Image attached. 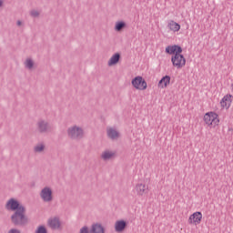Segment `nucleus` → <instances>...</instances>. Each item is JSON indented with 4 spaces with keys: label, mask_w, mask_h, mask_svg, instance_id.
Returning a JSON list of instances; mask_svg holds the SVG:
<instances>
[{
    "label": "nucleus",
    "mask_w": 233,
    "mask_h": 233,
    "mask_svg": "<svg viewBox=\"0 0 233 233\" xmlns=\"http://www.w3.org/2000/svg\"><path fill=\"white\" fill-rule=\"evenodd\" d=\"M11 219L15 225H26L28 223V218L25 215V208L16 209Z\"/></svg>",
    "instance_id": "nucleus-1"
},
{
    "label": "nucleus",
    "mask_w": 233,
    "mask_h": 233,
    "mask_svg": "<svg viewBox=\"0 0 233 233\" xmlns=\"http://www.w3.org/2000/svg\"><path fill=\"white\" fill-rule=\"evenodd\" d=\"M204 121L206 125H208V127H210L211 128H215V127H218V125H219L218 116L215 112L206 113L204 116Z\"/></svg>",
    "instance_id": "nucleus-2"
},
{
    "label": "nucleus",
    "mask_w": 233,
    "mask_h": 233,
    "mask_svg": "<svg viewBox=\"0 0 233 233\" xmlns=\"http://www.w3.org/2000/svg\"><path fill=\"white\" fill-rule=\"evenodd\" d=\"M171 63L175 68L180 70L185 65H187V59L181 53H177L171 56Z\"/></svg>",
    "instance_id": "nucleus-3"
},
{
    "label": "nucleus",
    "mask_w": 233,
    "mask_h": 233,
    "mask_svg": "<svg viewBox=\"0 0 233 233\" xmlns=\"http://www.w3.org/2000/svg\"><path fill=\"white\" fill-rule=\"evenodd\" d=\"M85 132L83 131V128L77 127V126H72L68 127L67 129V136L71 139H81L83 137Z\"/></svg>",
    "instance_id": "nucleus-4"
},
{
    "label": "nucleus",
    "mask_w": 233,
    "mask_h": 233,
    "mask_svg": "<svg viewBox=\"0 0 233 233\" xmlns=\"http://www.w3.org/2000/svg\"><path fill=\"white\" fill-rule=\"evenodd\" d=\"M131 85L136 90H145L147 88V81L139 76L132 79Z\"/></svg>",
    "instance_id": "nucleus-5"
},
{
    "label": "nucleus",
    "mask_w": 233,
    "mask_h": 233,
    "mask_svg": "<svg viewBox=\"0 0 233 233\" xmlns=\"http://www.w3.org/2000/svg\"><path fill=\"white\" fill-rule=\"evenodd\" d=\"M40 198L46 203H50L54 199L52 188L48 187H44L40 192Z\"/></svg>",
    "instance_id": "nucleus-6"
},
{
    "label": "nucleus",
    "mask_w": 233,
    "mask_h": 233,
    "mask_svg": "<svg viewBox=\"0 0 233 233\" xmlns=\"http://www.w3.org/2000/svg\"><path fill=\"white\" fill-rule=\"evenodd\" d=\"M47 226L53 230H59L62 227L61 220L57 217L50 218L47 220Z\"/></svg>",
    "instance_id": "nucleus-7"
},
{
    "label": "nucleus",
    "mask_w": 233,
    "mask_h": 233,
    "mask_svg": "<svg viewBox=\"0 0 233 233\" xmlns=\"http://www.w3.org/2000/svg\"><path fill=\"white\" fill-rule=\"evenodd\" d=\"M24 208L23 206H21L19 204V201H17L15 198H11L7 201L6 205H5V208L7 210H19V208Z\"/></svg>",
    "instance_id": "nucleus-8"
},
{
    "label": "nucleus",
    "mask_w": 233,
    "mask_h": 233,
    "mask_svg": "<svg viewBox=\"0 0 233 233\" xmlns=\"http://www.w3.org/2000/svg\"><path fill=\"white\" fill-rule=\"evenodd\" d=\"M182 52L183 48L181 46L174 45L166 47V54H169V56H176V54H182Z\"/></svg>",
    "instance_id": "nucleus-9"
},
{
    "label": "nucleus",
    "mask_w": 233,
    "mask_h": 233,
    "mask_svg": "<svg viewBox=\"0 0 233 233\" xmlns=\"http://www.w3.org/2000/svg\"><path fill=\"white\" fill-rule=\"evenodd\" d=\"M201 219H203V214L199 211H197L189 217L188 221L190 225H192V223L195 225H199V223H201Z\"/></svg>",
    "instance_id": "nucleus-10"
},
{
    "label": "nucleus",
    "mask_w": 233,
    "mask_h": 233,
    "mask_svg": "<svg viewBox=\"0 0 233 233\" xmlns=\"http://www.w3.org/2000/svg\"><path fill=\"white\" fill-rule=\"evenodd\" d=\"M232 95H226L223 96V98L220 101V105L223 108H230V105H232Z\"/></svg>",
    "instance_id": "nucleus-11"
},
{
    "label": "nucleus",
    "mask_w": 233,
    "mask_h": 233,
    "mask_svg": "<svg viewBox=\"0 0 233 233\" xmlns=\"http://www.w3.org/2000/svg\"><path fill=\"white\" fill-rule=\"evenodd\" d=\"M106 134L109 139H117L119 137V131L114 127H107Z\"/></svg>",
    "instance_id": "nucleus-12"
},
{
    "label": "nucleus",
    "mask_w": 233,
    "mask_h": 233,
    "mask_svg": "<svg viewBox=\"0 0 233 233\" xmlns=\"http://www.w3.org/2000/svg\"><path fill=\"white\" fill-rule=\"evenodd\" d=\"M114 157H116V151L105 150L101 154V159H104V161H108L109 159H114Z\"/></svg>",
    "instance_id": "nucleus-13"
},
{
    "label": "nucleus",
    "mask_w": 233,
    "mask_h": 233,
    "mask_svg": "<svg viewBox=\"0 0 233 233\" xmlns=\"http://www.w3.org/2000/svg\"><path fill=\"white\" fill-rule=\"evenodd\" d=\"M121 59V55L119 53H116L113 55L107 62L108 66H114L119 63Z\"/></svg>",
    "instance_id": "nucleus-14"
},
{
    "label": "nucleus",
    "mask_w": 233,
    "mask_h": 233,
    "mask_svg": "<svg viewBox=\"0 0 233 233\" xmlns=\"http://www.w3.org/2000/svg\"><path fill=\"white\" fill-rule=\"evenodd\" d=\"M147 190V186L144 183H138L136 186L135 192L137 194V196H145V192Z\"/></svg>",
    "instance_id": "nucleus-15"
},
{
    "label": "nucleus",
    "mask_w": 233,
    "mask_h": 233,
    "mask_svg": "<svg viewBox=\"0 0 233 233\" xmlns=\"http://www.w3.org/2000/svg\"><path fill=\"white\" fill-rule=\"evenodd\" d=\"M127 228V221L125 220H117L115 223V230L116 232H123Z\"/></svg>",
    "instance_id": "nucleus-16"
},
{
    "label": "nucleus",
    "mask_w": 233,
    "mask_h": 233,
    "mask_svg": "<svg viewBox=\"0 0 233 233\" xmlns=\"http://www.w3.org/2000/svg\"><path fill=\"white\" fill-rule=\"evenodd\" d=\"M167 28H169L171 32H179V30H181V25L177 22L171 20L167 24Z\"/></svg>",
    "instance_id": "nucleus-17"
},
{
    "label": "nucleus",
    "mask_w": 233,
    "mask_h": 233,
    "mask_svg": "<svg viewBox=\"0 0 233 233\" xmlns=\"http://www.w3.org/2000/svg\"><path fill=\"white\" fill-rule=\"evenodd\" d=\"M92 233H105V228L101 224L96 223L91 227Z\"/></svg>",
    "instance_id": "nucleus-18"
},
{
    "label": "nucleus",
    "mask_w": 233,
    "mask_h": 233,
    "mask_svg": "<svg viewBox=\"0 0 233 233\" xmlns=\"http://www.w3.org/2000/svg\"><path fill=\"white\" fill-rule=\"evenodd\" d=\"M158 85L161 86L162 85V88H167V86H168V85H170V76H163L160 81L158 82Z\"/></svg>",
    "instance_id": "nucleus-19"
},
{
    "label": "nucleus",
    "mask_w": 233,
    "mask_h": 233,
    "mask_svg": "<svg viewBox=\"0 0 233 233\" xmlns=\"http://www.w3.org/2000/svg\"><path fill=\"white\" fill-rule=\"evenodd\" d=\"M127 28V23L123 21L116 22L115 24V30L116 32H121V30Z\"/></svg>",
    "instance_id": "nucleus-20"
},
{
    "label": "nucleus",
    "mask_w": 233,
    "mask_h": 233,
    "mask_svg": "<svg viewBox=\"0 0 233 233\" xmlns=\"http://www.w3.org/2000/svg\"><path fill=\"white\" fill-rule=\"evenodd\" d=\"M38 128L40 132H46V130L50 128V126L45 121H40L38 122Z\"/></svg>",
    "instance_id": "nucleus-21"
},
{
    "label": "nucleus",
    "mask_w": 233,
    "mask_h": 233,
    "mask_svg": "<svg viewBox=\"0 0 233 233\" xmlns=\"http://www.w3.org/2000/svg\"><path fill=\"white\" fill-rule=\"evenodd\" d=\"M34 60L32 58H27L25 62V68H28V70H32L34 68Z\"/></svg>",
    "instance_id": "nucleus-22"
},
{
    "label": "nucleus",
    "mask_w": 233,
    "mask_h": 233,
    "mask_svg": "<svg viewBox=\"0 0 233 233\" xmlns=\"http://www.w3.org/2000/svg\"><path fill=\"white\" fill-rule=\"evenodd\" d=\"M43 150H45V145H43V144H38L35 147V152H43Z\"/></svg>",
    "instance_id": "nucleus-23"
},
{
    "label": "nucleus",
    "mask_w": 233,
    "mask_h": 233,
    "mask_svg": "<svg viewBox=\"0 0 233 233\" xmlns=\"http://www.w3.org/2000/svg\"><path fill=\"white\" fill-rule=\"evenodd\" d=\"M35 233H46V228L40 226L36 228Z\"/></svg>",
    "instance_id": "nucleus-24"
},
{
    "label": "nucleus",
    "mask_w": 233,
    "mask_h": 233,
    "mask_svg": "<svg viewBox=\"0 0 233 233\" xmlns=\"http://www.w3.org/2000/svg\"><path fill=\"white\" fill-rule=\"evenodd\" d=\"M31 15H32V17H38L39 16V11H37V10L31 11Z\"/></svg>",
    "instance_id": "nucleus-25"
},
{
    "label": "nucleus",
    "mask_w": 233,
    "mask_h": 233,
    "mask_svg": "<svg viewBox=\"0 0 233 233\" xmlns=\"http://www.w3.org/2000/svg\"><path fill=\"white\" fill-rule=\"evenodd\" d=\"M79 233H90L87 227H83Z\"/></svg>",
    "instance_id": "nucleus-26"
},
{
    "label": "nucleus",
    "mask_w": 233,
    "mask_h": 233,
    "mask_svg": "<svg viewBox=\"0 0 233 233\" xmlns=\"http://www.w3.org/2000/svg\"><path fill=\"white\" fill-rule=\"evenodd\" d=\"M8 233H21V231L18 230V229L13 228V229H10V230L8 231Z\"/></svg>",
    "instance_id": "nucleus-27"
},
{
    "label": "nucleus",
    "mask_w": 233,
    "mask_h": 233,
    "mask_svg": "<svg viewBox=\"0 0 233 233\" xmlns=\"http://www.w3.org/2000/svg\"><path fill=\"white\" fill-rule=\"evenodd\" d=\"M17 25L21 26V21H17Z\"/></svg>",
    "instance_id": "nucleus-28"
},
{
    "label": "nucleus",
    "mask_w": 233,
    "mask_h": 233,
    "mask_svg": "<svg viewBox=\"0 0 233 233\" xmlns=\"http://www.w3.org/2000/svg\"><path fill=\"white\" fill-rule=\"evenodd\" d=\"M0 6H3V0H0Z\"/></svg>",
    "instance_id": "nucleus-29"
}]
</instances>
